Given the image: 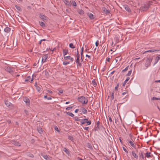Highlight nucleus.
<instances>
[{"label":"nucleus","instance_id":"obj_19","mask_svg":"<svg viewBox=\"0 0 160 160\" xmlns=\"http://www.w3.org/2000/svg\"><path fill=\"white\" fill-rule=\"evenodd\" d=\"M5 103L6 105L8 107L10 106L11 104V103L8 100L5 101Z\"/></svg>","mask_w":160,"mask_h":160},{"label":"nucleus","instance_id":"obj_60","mask_svg":"<svg viewBox=\"0 0 160 160\" xmlns=\"http://www.w3.org/2000/svg\"><path fill=\"white\" fill-rule=\"evenodd\" d=\"M11 68L10 67H7V70H10Z\"/></svg>","mask_w":160,"mask_h":160},{"label":"nucleus","instance_id":"obj_7","mask_svg":"<svg viewBox=\"0 0 160 160\" xmlns=\"http://www.w3.org/2000/svg\"><path fill=\"white\" fill-rule=\"evenodd\" d=\"M39 17L43 21L47 20L46 17L41 13L40 14Z\"/></svg>","mask_w":160,"mask_h":160},{"label":"nucleus","instance_id":"obj_17","mask_svg":"<svg viewBox=\"0 0 160 160\" xmlns=\"http://www.w3.org/2000/svg\"><path fill=\"white\" fill-rule=\"evenodd\" d=\"M68 53V50L66 49H63L62 50V53L64 56V57H65V56Z\"/></svg>","mask_w":160,"mask_h":160},{"label":"nucleus","instance_id":"obj_40","mask_svg":"<svg viewBox=\"0 0 160 160\" xmlns=\"http://www.w3.org/2000/svg\"><path fill=\"white\" fill-rule=\"evenodd\" d=\"M114 98V93L113 92H112L111 93V98L112 99H113Z\"/></svg>","mask_w":160,"mask_h":160},{"label":"nucleus","instance_id":"obj_49","mask_svg":"<svg viewBox=\"0 0 160 160\" xmlns=\"http://www.w3.org/2000/svg\"><path fill=\"white\" fill-rule=\"evenodd\" d=\"M59 93H62L63 92V90L62 89H60L58 90Z\"/></svg>","mask_w":160,"mask_h":160},{"label":"nucleus","instance_id":"obj_11","mask_svg":"<svg viewBox=\"0 0 160 160\" xmlns=\"http://www.w3.org/2000/svg\"><path fill=\"white\" fill-rule=\"evenodd\" d=\"M127 142H128L130 143V145L132 147H133L134 148L135 147V145L133 143V140L131 141V140H130L129 139H127Z\"/></svg>","mask_w":160,"mask_h":160},{"label":"nucleus","instance_id":"obj_26","mask_svg":"<svg viewBox=\"0 0 160 160\" xmlns=\"http://www.w3.org/2000/svg\"><path fill=\"white\" fill-rule=\"evenodd\" d=\"M71 2L73 6H76L77 4L76 2H75L74 1H72Z\"/></svg>","mask_w":160,"mask_h":160},{"label":"nucleus","instance_id":"obj_3","mask_svg":"<svg viewBox=\"0 0 160 160\" xmlns=\"http://www.w3.org/2000/svg\"><path fill=\"white\" fill-rule=\"evenodd\" d=\"M82 61L80 62L79 60V58H77L76 59V62L77 66L81 67L82 65Z\"/></svg>","mask_w":160,"mask_h":160},{"label":"nucleus","instance_id":"obj_61","mask_svg":"<svg viewBox=\"0 0 160 160\" xmlns=\"http://www.w3.org/2000/svg\"><path fill=\"white\" fill-rule=\"evenodd\" d=\"M155 82H160V80H156L155 81Z\"/></svg>","mask_w":160,"mask_h":160},{"label":"nucleus","instance_id":"obj_28","mask_svg":"<svg viewBox=\"0 0 160 160\" xmlns=\"http://www.w3.org/2000/svg\"><path fill=\"white\" fill-rule=\"evenodd\" d=\"M76 57H77V58H80V55L78 50H77L76 53Z\"/></svg>","mask_w":160,"mask_h":160},{"label":"nucleus","instance_id":"obj_39","mask_svg":"<svg viewBox=\"0 0 160 160\" xmlns=\"http://www.w3.org/2000/svg\"><path fill=\"white\" fill-rule=\"evenodd\" d=\"M68 139L72 141L73 140V138L71 136H69L68 137Z\"/></svg>","mask_w":160,"mask_h":160},{"label":"nucleus","instance_id":"obj_24","mask_svg":"<svg viewBox=\"0 0 160 160\" xmlns=\"http://www.w3.org/2000/svg\"><path fill=\"white\" fill-rule=\"evenodd\" d=\"M78 13L80 14H83L84 13V11L82 9L79 10L78 11Z\"/></svg>","mask_w":160,"mask_h":160},{"label":"nucleus","instance_id":"obj_20","mask_svg":"<svg viewBox=\"0 0 160 160\" xmlns=\"http://www.w3.org/2000/svg\"><path fill=\"white\" fill-rule=\"evenodd\" d=\"M87 121V119H85L82 120L81 121V125L85 123H86Z\"/></svg>","mask_w":160,"mask_h":160},{"label":"nucleus","instance_id":"obj_48","mask_svg":"<svg viewBox=\"0 0 160 160\" xmlns=\"http://www.w3.org/2000/svg\"><path fill=\"white\" fill-rule=\"evenodd\" d=\"M153 100H160L158 98H156V97H153L152 98Z\"/></svg>","mask_w":160,"mask_h":160},{"label":"nucleus","instance_id":"obj_63","mask_svg":"<svg viewBox=\"0 0 160 160\" xmlns=\"http://www.w3.org/2000/svg\"><path fill=\"white\" fill-rule=\"evenodd\" d=\"M8 123H10L11 122V121L10 120H8Z\"/></svg>","mask_w":160,"mask_h":160},{"label":"nucleus","instance_id":"obj_62","mask_svg":"<svg viewBox=\"0 0 160 160\" xmlns=\"http://www.w3.org/2000/svg\"><path fill=\"white\" fill-rule=\"evenodd\" d=\"M109 120L110 122H112V119H111V118L110 117L109 118Z\"/></svg>","mask_w":160,"mask_h":160},{"label":"nucleus","instance_id":"obj_4","mask_svg":"<svg viewBox=\"0 0 160 160\" xmlns=\"http://www.w3.org/2000/svg\"><path fill=\"white\" fill-rule=\"evenodd\" d=\"M48 57V54H47L44 55L42 57V62H44L46 61V59Z\"/></svg>","mask_w":160,"mask_h":160},{"label":"nucleus","instance_id":"obj_25","mask_svg":"<svg viewBox=\"0 0 160 160\" xmlns=\"http://www.w3.org/2000/svg\"><path fill=\"white\" fill-rule=\"evenodd\" d=\"M69 47L72 48H75V47L74 46L72 43H70L69 45Z\"/></svg>","mask_w":160,"mask_h":160},{"label":"nucleus","instance_id":"obj_29","mask_svg":"<svg viewBox=\"0 0 160 160\" xmlns=\"http://www.w3.org/2000/svg\"><path fill=\"white\" fill-rule=\"evenodd\" d=\"M15 7L18 11H21V8L19 6L15 5Z\"/></svg>","mask_w":160,"mask_h":160},{"label":"nucleus","instance_id":"obj_51","mask_svg":"<svg viewBox=\"0 0 160 160\" xmlns=\"http://www.w3.org/2000/svg\"><path fill=\"white\" fill-rule=\"evenodd\" d=\"M86 57H88L89 59H90L91 58L90 56L88 54H86Z\"/></svg>","mask_w":160,"mask_h":160},{"label":"nucleus","instance_id":"obj_55","mask_svg":"<svg viewBox=\"0 0 160 160\" xmlns=\"http://www.w3.org/2000/svg\"><path fill=\"white\" fill-rule=\"evenodd\" d=\"M79 110L78 109H76L75 111V113H77L78 112V111Z\"/></svg>","mask_w":160,"mask_h":160},{"label":"nucleus","instance_id":"obj_50","mask_svg":"<svg viewBox=\"0 0 160 160\" xmlns=\"http://www.w3.org/2000/svg\"><path fill=\"white\" fill-rule=\"evenodd\" d=\"M131 71H129L128 72V73L127 74L129 76L131 75Z\"/></svg>","mask_w":160,"mask_h":160},{"label":"nucleus","instance_id":"obj_30","mask_svg":"<svg viewBox=\"0 0 160 160\" xmlns=\"http://www.w3.org/2000/svg\"><path fill=\"white\" fill-rule=\"evenodd\" d=\"M150 152H147L145 154V156L147 158H149L150 156Z\"/></svg>","mask_w":160,"mask_h":160},{"label":"nucleus","instance_id":"obj_37","mask_svg":"<svg viewBox=\"0 0 160 160\" xmlns=\"http://www.w3.org/2000/svg\"><path fill=\"white\" fill-rule=\"evenodd\" d=\"M31 77L30 76H28L27 77L26 79L25 80L26 81H29Z\"/></svg>","mask_w":160,"mask_h":160},{"label":"nucleus","instance_id":"obj_31","mask_svg":"<svg viewBox=\"0 0 160 160\" xmlns=\"http://www.w3.org/2000/svg\"><path fill=\"white\" fill-rule=\"evenodd\" d=\"M36 88L38 92H39L41 91V88L40 87L38 86H36Z\"/></svg>","mask_w":160,"mask_h":160},{"label":"nucleus","instance_id":"obj_46","mask_svg":"<svg viewBox=\"0 0 160 160\" xmlns=\"http://www.w3.org/2000/svg\"><path fill=\"white\" fill-rule=\"evenodd\" d=\"M72 108V107H68L66 109L67 110H70V109H71Z\"/></svg>","mask_w":160,"mask_h":160},{"label":"nucleus","instance_id":"obj_58","mask_svg":"<svg viewBox=\"0 0 160 160\" xmlns=\"http://www.w3.org/2000/svg\"><path fill=\"white\" fill-rule=\"evenodd\" d=\"M83 51V47H82L81 49V52H82Z\"/></svg>","mask_w":160,"mask_h":160},{"label":"nucleus","instance_id":"obj_36","mask_svg":"<svg viewBox=\"0 0 160 160\" xmlns=\"http://www.w3.org/2000/svg\"><path fill=\"white\" fill-rule=\"evenodd\" d=\"M70 62L68 61H65L63 62V64L64 65H67L68 64H69Z\"/></svg>","mask_w":160,"mask_h":160},{"label":"nucleus","instance_id":"obj_9","mask_svg":"<svg viewBox=\"0 0 160 160\" xmlns=\"http://www.w3.org/2000/svg\"><path fill=\"white\" fill-rule=\"evenodd\" d=\"M64 59L65 60H67V59H69L70 60V61L72 62L73 61L74 59L73 58L71 57L70 56H66L64 57Z\"/></svg>","mask_w":160,"mask_h":160},{"label":"nucleus","instance_id":"obj_5","mask_svg":"<svg viewBox=\"0 0 160 160\" xmlns=\"http://www.w3.org/2000/svg\"><path fill=\"white\" fill-rule=\"evenodd\" d=\"M149 5L148 4H145L142 8V10L143 11L147 10L149 8Z\"/></svg>","mask_w":160,"mask_h":160},{"label":"nucleus","instance_id":"obj_1","mask_svg":"<svg viewBox=\"0 0 160 160\" xmlns=\"http://www.w3.org/2000/svg\"><path fill=\"white\" fill-rule=\"evenodd\" d=\"M78 101L82 103L86 104L88 102V99L83 97H79L78 98Z\"/></svg>","mask_w":160,"mask_h":160},{"label":"nucleus","instance_id":"obj_13","mask_svg":"<svg viewBox=\"0 0 160 160\" xmlns=\"http://www.w3.org/2000/svg\"><path fill=\"white\" fill-rule=\"evenodd\" d=\"M102 10L104 12L108 14L110 13V11L109 10L103 7L102 8Z\"/></svg>","mask_w":160,"mask_h":160},{"label":"nucleus","instance_id":"obj_35","mask_svg":"<svg viewBox=\"0 0 160 160\" xmlns=\"http://www.w3.org/2000/svg\"><path fill=\"white\" fill-rule=\"evenodd\" d=\"M43 157L46 159V160H48L49 158H48V156L46 155H43Z\"/></svg>","mask_w":160,"mask_h":160},{"label":"nucleus","instance_id":"obj_23","mask_svg":"<svg viewBox=\"0 0 160 160\" xmlns=\"http://www.w3.org/2000/svg\"><path fill=\"white\" fill-rule=\"evenodd\" d=\"M39 23H40V25L42 27H45L46 26L45 23L42 22H39Z\"/></svg>","mask_w":160,"mask_h":160},{"label":"nucleus","instance_id":"obj_33","mask_svg":"<svg viewBox=\"0 0 160 160\" xmlns=\"http://www.w3.org/2000/svg\"><path fill=\"white\" fill-rule=\"evenodd\" d=\"M67 114L69 116L71 117H73L74 116V114L71 112H67Z\"/></svg>","mask_w":160,"mask_h":160},{"label":"nucleus","instance_id":"obj_15","mask_svg":"<svg viewBox=\"0 0 160 160\" xmlns=\"http://www.w3.org/2000/svg\"><path fill=\"white\" fill-rule=\"evenodd\" d=\"M158 51V50H157L155 49H150V50H147V51H144L143 52V54H145V53H146V52H154L155 51Z\"/></svg>","mask_w":160,"mask_h":160},{"label":"nucleus","instance_id":"obj_21","mask_svg":"<svg viewBox=\"0 0 160 160\" xmlns=\"http://www.w3.org/2000/svg\"><path fill=\"white\" fill-rule=\"evenodd\" d=\"M64 2L65 4L66 5L68 6H70V3L69 2V1H68L67 0H65L64 1Z\"/></svg>","mask_w":160,"mask_h":160},{"label":"nucleus","instance_id":"obj_22","mask_svg":"<svg viewBox=\"0 0 160 160\" xmlns=\"http://www.w3.org/2000/svg\"><path fill=\"white\" fill-rule=\"evenodd\" d=\"M130 79V78L129 77H127L125 80V81L123 83V86H124L125 84H126L127 82Z\"/></svg>","mask_w":160,"mask_h":160},{"label":"nucleus","instance_id":"obj_42","mask_svg":"<svg viewBox=\"0 0 160 160\" xmlns=\"http://www.w3.org/2000/svg\"><path fill=\"white\" fill-rule=\"evenodd\" d=\"M110 57H108L106 58V61L107 62H109L110 61Z\"/></svg>","mask_w":160,"mask_h":160},{"label":"nucleus","instance_id":"obj_18","mask_svg":"<svg viewBox=\"0 0 160 160\" xmlns=\"http://www.w3.org/2000/svg\"><path fill=\"white\" fill-rule=\"evenodd\" d=\"M10 30H11L10 28H9L8 27H6L4 29V31L7 33L9 32L10 31Z\"/></svg>","mask_w":160,"mask_h":160},{"label":"nucleus","instance_id":"obj_8","mask_svg":"<svg viewBox=\"0 0 160 160\" xmlns=\"http://www.w3.org/2000/svg\"><path fill=\"white\" fill-rule=\"evenodd\" d=\"M160 59V54L158 55L156 57L154 65L156 64Z\"/></svg>","mask_w":160,"mask_h":160},{"label":"nucleus","instance_id":"obj_59","mask_svg":"<svg viewBox=\"0 0 160 160\" xmlns=\"http://www.w3.org/2000/svg\"><path fill=\"white\" fill-rule=\"evenodd\" d=\"M128 67H126L125 69H123V70H128Z\"/></svg>","mask_w":160,"mask_h":160},{"label":"nucleus","instance_id":"obj_10","mask_svg":"<svg viewBox=\"0 0 160 160\" xmlns=\"http://www.w3.org/2000/svg\"><path fill=\"white\" fill-rule=\"evenodd\" d=\"M132 155L134 158L138 159V155L135 153L134 151H132Z\"/></svg>","mask_w":160,"mask_h":160},{"label":"nucleus","instance_id":"obj_14","mask_svg":"<svg viewBox=\"0 0 160 160\" xmlns=\"http://www.w3.org/2000/svg\"><path fill=\"white\" fill-rule=\"evenodd\" d=\"M124 8L127 11H128V12H130L131 11V10L130 8H129V7L127 5H125L124 6Z\"/></svg>","mask_w":160,"mask_h":160},{"label":"nucleus","instance_id":"obj_38","mask_svg":"<svg viewBox=\"0 0 160 160\" xmlns=\"http://www.w3.org/2000/svg\"><path fill=\"white\" fill-rule=\"evenodd\" d=\"M118 87H119V84H118L117 85V86L115 87L114 90L117 91L118 90Z\"/></svg>","mask_w":160,"mask_h":160},{"label":"nucleus","instance_id":"obj_43","mask_svg":"<svg viewBox=\"0 0 160 160\" xmlns=\"http://www.w3.org/2000/svg\"><path fill=\"white\" fill-rule=\"evenodd\" d=\"M54 129L56 131H58V132L59 131V130H58V127L57 126H55L54 127Z\"/></svg>","mask_w":160,"mask_h":160},{"label":"nucleus","instance_id":"obj_56","mask_svg":"<svg viewBox=\"0 0 160 160\" xmlns=\"http://www.w3.org/2000/svg\"><path fill=\"white\" fill-rule=\"evenodd\" d=\"M84 128L85 130H88V127H84Z\"/></svg>","mask_w":160,"mask_h":160},{"label":"nucleus","instance_id":"obj_45","mask_svg":"<svg viewBox=\"0 0 160 160\" xmlns=\"http://www.w3.org/2000/svg\"><path fill=\"white\" fill-rule=\"evenodd\" d=\"M46 41V40L45 39H41L40 40V41H39V44H41V42H42V41Z\"/></svg>","mask_w":160,"mask_h":160},{"label":"nucleus","instance_id":"obj_47","mask_svg":"<svg viewBox=\"0 0 160 160\" xmlns=\"http://www.w3.org/2000/svg\"><path fill=\"white\" fill-rule=\"evenodd\" d=\"M64 151L67 154L68 152V150L66 148H64Z\"/></svg>","mask_w":160,"mask_h":160},{"label":"nucleus","instance_id":"obj_12","mask_svg":"<svg viewBox=\"0 0 160 160\" xmlns=\"http://www.w3.org/2000/svg\"><path fill=\"white\" fill-rule=\"evenodd\" d=\"M87 15L90 19H93L94 18L93 15L90 12L87 13Z\"/></svg>","mask_w":160,"mask_h":160},{"label":"nucleus","instance_id":"obj_53","mask_svg":"<svg viewBox=\"0 0 160 160\" xmlns=\"http://www.w3.org/2000/svg\"><path fill=\"white\" fill-rule=\"evenodd\" d=\"M83 55V52H82H82H81V59H82V56Z\"/></svg>","mask_w":160,"mask_h":160},{"label":"nucleus","instance_id":"obj_34","mask_svg":"<svg viewBox=\"0 0 160 160\" xmlns=\"http://www.w3.org/2000/svg\"><path fill=\"white\" fill-rule=\"evenodd\" d=\"M38 132L40 133H42V128H39L38 129Z\"/></svg>","mask_w":160,"mask_h":160},{"label":"nucleus","instance_id":"obj_44","mask_svg":"<svg viewBox=\"0 0 160 160\" xmlns=\"http://www.w3.org/2000/svg\"><path fill=\"white\" fill-rule=\"evenodd\" d=\"M95 45L96 47L98 46L99 44L98 41L97 40L95 42Z\"/></svg>","mask_w":160,"mask_h":160},{"label":"nucleus","instance_id":"obj_54","mask_svg":"<svg viewBox=\"0 0 160 160\" xmlns=\"http://www.w3.org/2000/svg\"><path fill=\"white\" fill-rule=\"evenodd\" d=\"M127 93V92H123L122 93V95H124L126 94Z\"/></svg>","mask_w":160,"mask_h":160},{"label":"nucleus","instance_id":"obj_32","mask_svg":"<svg viewBox=\"0 0 160 160\" xmlns=\"http://www.w3.org/2000/svg\"><path fill=\"white\" fill-rule=\"evenodd\" d=\"M92 83L93 85L95 86L97 85V83L94 80H93L92 81Z\"/></svg>","mask_w":160,"mask_h":160},{"label":"nucleus","instance_id":"obj_52","mask_svg":"<svg viewBox=\"0 0 160 160\" xmlns=\"http://www.w3.org/2000/svg\"><path fill=\"white\" fill-rule=\"evenodd\" d=\"M47 91L48 92H49V93H52V92L51 91V90H47Z\"/></svg>","mask_w":160,"mask_h":160},{"label":"nucleus","instance_id":"obj_41","mask_svg":"<svg viewBox=\"0 0 160 160\" xmlns=\"http://www.w3.org/2000/svg\"><path fill=\"white\" fill-rule=\"evenodd\" d=\"M86 123H87V124L88 125H90L91 124V121H88L87 120V122H86Z\"/></svg>","mask_w":160,"mask_h":160},{"label":"nucleus","instance_id":"obj_6","mask_svg":"<svg viewBox=\"0 0 160 160\" xmlns=\"http://www.w3.org/2000/svg\"><path fill=\"white\" fill-rule=\"evenodd\" d=\"M24 101L25 102L26 104L27 105H30V100L27 98H25L23 99Z\"/></svg>","mask_w":160,"mask_h":160},{"label":"nucleus","instance_id":"obj_16","mask_svg":"<svg viewBox=\"0 0 160 160\" xmlns=\"http://www.w3.org/2000/svg\"><path fill=\"white\" fill-rule=\"evenodd\" d=\"M12 143L13 144H14V145H15L17 146H20V144L19 142H17L15 141H12Z\"/></svg>","mask_w":160,"mask_h":160},{"label":"nucleus","instance_id":"obj_57","mask_svg":"<svg viewBox=\"0 0 160 160\" xmlns=\"http://www.w3.org/2000/svg\"><path fill=\"white\" fill-rule=\"evenodd\" d=\"M47 99L48 100H50L52 99V98L51 97H48L47 98Z\"/></svg>","mask_w":160,"mask_h":160},{"label":"nucleus","instance_id":"obj_2","mask_svg":"<svg viewBox=\"0 0 160 160\" xmlns=\"http://www.w3.org/2000/svg\"><path fill=\"white\" fill-rule=\"evenodd\" d=\"M152 59V57H149L147 58L145 63V65L147 67H148L150 65Z\"/></svg>","mask_w":160,"mask_h":160},{"label":"nucleus","instance_id":"obj_27","mask_svg":"<svg viewBox=\"0 0 160 160\" xmlns=\"http://www.w3.org/2000/svg\"><path fill=\"white\" fill-rule=\"evenodd\" d=\"M82 112L83 113H86L87 112V110L84 108H82Z\"/></svg>","mask_w":160,"mask_h":160},{"label":"nucleus","instance_id":"obj_64","mask_svg":"<svg viewBox=\"0 0 160 160\" xmlns=\"http://www.w3.org/2000/svg\"><path fill=\"white\" fill-rule=\"evenodd\" d=\"M69 103V102H66L65 103L67 104H68Z\"/></svg>","mask_w":160,"mask_h":160}]
</instances>
